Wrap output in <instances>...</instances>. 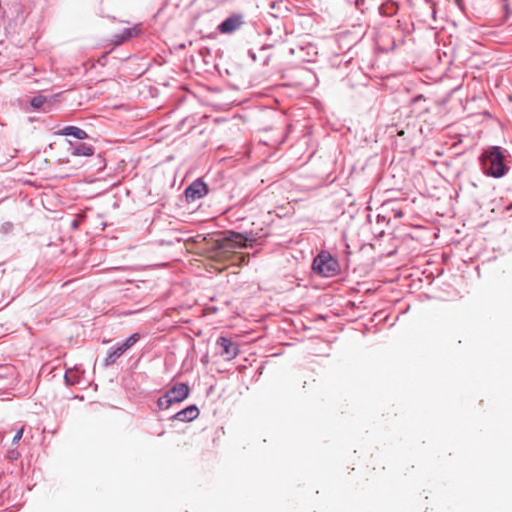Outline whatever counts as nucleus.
Returning <instances> with one entry per match:
<instances>
[{
  "label": "nucleus",
  "mask_w": 512,
  "mask_h": 512,
  "mask_svg": "<svg viewBox=\"0 0 512 512\" xmlns=\"http://www.w3.org/2000/svg\"><path fill=\"white\" fill-rule=\"evenodd\" d=\"M483 170L487 175L495 178L502 177L506 172L504 165V155L500 147H490L484 151L482 157Z\"/></svg>",
  "instance_id": "obj_1"
},
{
  "label": "nucleus",
  "mask_w": 512,
  "mask_h": 512,
  "mask_svg": "<svg viewBox=\"0 0 512 512\" xmlns=\"http://www.w3.org/2000/svg\"><path fill=\"white\" fill-rule=\"evenodd\" d=\"M312 268L323 277H334L340 271L338 260L327 251H321L316 256Z\"/></svg>",
  "instance_id": "obj_2"
},
{
  "label": "nucleus",
  "mask_w": 512,
  "mask_h": 512,
  "mask_svg": "<svg viewBox=\"0 0 512 512\" xmlns=\"http://www.w3.org/2000/svg\"><path fill=\"white\" fill-rule=\"evenodd\" d=\"M190 394V388L186 383H177L173 385L163 396L157 400L159 409L166 410L174 403L184 401Z\"/></svg>",
  "instance_id": "obj_3"
},
{
  "label": "nucleus",
  "mask_w": 512,
  "mask_h": 512,
  "mask_svg": "<svg viewBox=\"0 0 512 512\" xmlns=\"http://www.w3.org/2000/svg\"><path fill=\"white\" fill-rule=\"evenodd\" d=\"M140 339L139 333H134L129 336L124 342L116 343L112 346L107 353L106 358L104 359V365L110 366L113 365L116 360L121 357L128 349H130L136 342Z\"/></svg>",
  "instance_id": "obj_4"
},
{
  "label": "nucleus",
  "mask_w": 512,
  "mask_h": 512,
  "mask_svg": "<svg viewBox=\"0 0 512 512\" xmlns=\"http://www.w3.org/2000/svg\"><path fill=\"white\" fill-rule=\"evenodd\" d=\"M208 192L207 184L201 178H198L185 189V197L188 202H193L205 197Z\"/></svg>",
  "instance_id": "obj_5"
},
{
  "label": "nucleus",
  "mask_w": 512,
  "mask_h": 512,
  "mask_svg": "<svg viewBox=\"0 0 512 512\" xmlns=\"http://www.w3.org/2000/svg\"><path fill=\"white\" fill-rule=\"evenodd\" d=\"M216 344L221 348L220 354L225 356L227 360H232L239 354L238 345L227 337L220 336L217 339Z\"/></svg>",
  "instance_id": "obj_6"
},
{
  "label": "nucleus",
  "mask_w": 512,
  "mask_h": 512,
  "mask_svg": "<svg viewBox=\"0 0 512 512\" xmlns=\"http://www.w3.org/2000/svg\"><path fill=\"white\" fill-rule=\"evenodd\" d=\"M243 23L244 21L242 15L233 14L221 22L217 29L222 34H231L238 30Z\"/></svg>",
  "instance_id": "obj_7"
},
{
  "label": "nucleus",
  "mask_w": 512,
  "mask_h": 512,
  "mask_svg": "<svg viewBox=\"0 0 512 512\" xmlns=\"http://www.w3.org/2000/svg\"><path fill=\"white\" fill-rule=\"evenodd\" d=\"M199 415V409L196 405H189L186 408L178 411L174 414L171 419L178 420L181 422H190L196 419Z\"/></svg>",
  "instance_id": "obj_8"
},
{
  "label": "nucleus",
  "mask_w": 512,
  "mask_h": 512,
  "mask_svg": "<svg viewBox=\"0 0 512 512\" xmlns=\"http://www.w3.org/2000/svg\"><path fill=\"white\" fill-rule=\"evenodd\" d=\"M139 31L137 26L124 28L120 33L113 36V42L117 45L122 44L130 38L137 36Z\"/></svg>",
  "instance_id": "obj_9"
},
{
  "label": "nucleus",
  "mask_w": 512,
  "mask_h": 512,
  "mask_svg": "<svg viewBox=\"0 0 512 512\" xmlns=\"http://www.w3.org/2000/svg\"><path fill=\"white\" fill-rule=\"evenodd\" d=\"M72 148L71 154L74 156H92L94 154V147L87 143H76L75 145L69 141Z\"/></svg>",
  "instance_id": "obj_10"
},
{
  "label": "nucleus",
  "mask_w": 512,
  "mask_h": 512,
  "mask_svg": "<svg viewBox=\"0 0 512 512\" xmlns=\"http://www.w3.org/2000/svg\"><path fill=\"white\" fill-rule=\"evenodd\" d=\"M435 6V0H423V5L421 7V16L423 21H428L429 19L435 20Z\"/></svg>",
  "instance_id": "obj_11"
},
{
  "label": "nucleus",
  "mask_w": 512,
  "mask_h": 512,
  "mask_svg": "<svg viewBox=\"0 0 512 512\" xmlns=\"http://www.w3.org/2000/svg\"><path fill=\"white\" fill-rule=\"evenodd\" d=\"M58 134L64 136H72L78 140H84L88 138L87 132L76 126H66L60 130Z\"/></svg>",
  "instance_id": "obj_12"
},
{
  "label": "nucleus",
  "mask_w": 512,
  "mask_h": 512,
  "mask_svg": "<svg viewBox=\"0 0 512 512\" xmlns=\"http://www.w3.org/2000/svg\"><path fill=\"white\" fill-rule=\"evenodd\" d=\"M47 102L51 103V100H48L46 96L36 95L30 100V105L35 109H39L43 107Z\"/></svg>",
  "instance_id": "obj_13"
},
{
  "label": "nucleus",
  "mask_w": 512,
  "mask_h": 512,
  "mask_svg": "<svg viewBox=\"0 0 512 512\" xmlns=\"http://www.w3.org/2000/svg\"><path fill=\"white\" fill-rule=\"evenodd\" d=\"M229 239L238 246H246L247 237L241 233L232 232Z\"/></svg>",
  "instance_id": "obj_14"
},
{
  "label": "nucleus",
  "mask_w": 512,
  "mask_h": 512,
  "mask_svg": "<svg viewBox=\"0 0 512 512\" xmlns=\"http://www.w3.org/2000/svg\"><path fill=\"white\" fill-rule=\"evenodd\" d=\"M380 12L385 15H392L395 12V5L393 3L384 4L380 7Z\"/></svg>",
  "instance_id": "obj_15"
},
{
  "label": "nucleus",
  "mask_w": 512,
  "mask_h": 512,
  "mask_svg": "<svg viewBox=\"0 0 512 512\" xmlns=\"http://www.w3.org/2000/svg\"><path fill=\"white\" fill-rule=\"evenodd\" d=\"M22 436H23V428H21V429L16 431V433H15V435L13 437L12 442L14 444L18 443L21 440Z\"/></svg>",
  "instance_id": "obj_16"
},
{
  "label": "nucleus",
  "mask_w": 512,
  "mask_h": 512,
  "mask_svg": "<svg viewBox=\"0 0 512 512\" xmlns=\"http://www.w3.org/2000/svg\"><path fill=\"white\" fill-rule=\"evenodd\" d=\"M71 375H72V371H67V372L65 373L64 378H65V381H66L68 384L73 385V384H75V383H76V381H75L74 379H71Z\"/></svg>",
  "instance_id": "obj_17"
},
{
  "label": "nucleus",
  "mask_w": 512,
  "mask_h": 512,
  "mask_svg": "<svg viewBox=\"0 0 512 512\" xmlns=\"http://www.w3.org/2000/svg\"><path fill=\"white\" fill-rule=\"evenodd\" d=\"M404 216V212L402 210L395 211V217L401 218Z\"/></svg>",
  "instance_id": "obj_18"
},
{
  "label": "nucleus",
  "mask_w": 512,
  "mask_h": 512,
  "mask_svg": "<svg viewBox=\"0 0 512 512\" xmlns=\"http://www.w3.org/2000/svg\"><path fill=\"white\" fill-rule=\"evenodd\" d=\"M248 54L252 58L253 61H256V55L252 50H249Z\"/></svg>",
  "instance_id": "obj_19"
},
{
  "label": "nucleus",
  "mask_w": 512,
  "mask_h": 512,
  "mask_svg": "<svg viewBox=\"0 0 512 512\" xmlns=\"http://www.w3.org/2000/svg\"><path fill=\"white\" fill-rule=\"evenodd\" d=\"M457 5L462 9L463 0H455Z\"/></svg>",
  "instance_id": "obj_20"
}]
</instances>
